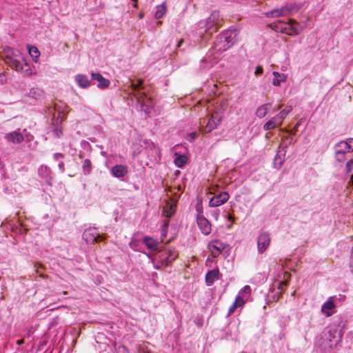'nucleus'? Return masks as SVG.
<instances>
[{
    "mask_svg": "<svg viewBox=\"0 0 353 353\" xmlns=\"http://www.w3.org/2000/svg\"><path fill=\"white\" fill-rule=\"evenodd\" d=\"M294 8V6L292 5L285 6L280 8L274 9L267 12L265 13V16L267 17H279L288 16L292 13Z\"/></svg>",
    "mask_w": 353,
    "mask_h": 353,
    "instance_id": "8",
    "label": "nucleus"
},
{
    "mask_svg": "<svg viewBox=\"0 0 353 353\" xmlns=\"http://www.w3.org/2000/svg\"><path fill=\"white\" fill-rule=\"evenodd\" d=\"M263 72V69L261 65H258L255 68L254 74L256 76L261 75Z\"/></svg>",
    "mask_w": 353,
    "mask_h": 353,
    "instance_id": "40",
    "label": "nucleus"
},
{
    "mask_svg": "<svg viewBox=\"0 0 353 353\" xmlns=\"http://www.w3.org/2000/svg\"><path fill=\"white\" fill-rule=\"evenodd\" d=\"M143 243L150 250H156L159 245V242L150 236H145L143 239Z\"/></svg>",
    "mask_w": 353,
    "mask_h": 353,
    "instance_id": "25",
    "label": "nucleus"
},
{
    "mask_svg": "<svg viewBox=\"0 0 353 353\" xmlns=\"http://www.w3.org/2000/svg\"><path fill=\"white\" fill-rule=\"evenodd\" d=\"M244 303L245 300H243V299L241 296H237L234 302L229 307L228 316H230L232 314H233L234 311L236 310V308L238 307L242 306L244 304Z\"/></svg>",
    "mask_w": 353,
    "mask_h": 353,
    "instance_id": "24",
    "label": "nucleus"
},
{
    "mask_svg": "<svg viewBox=\"0 0 353 353\" xmlns=\"http://www.w3.org/2000/svg\"><path fill=\"white\" fill-rule=\"evenodd\" d=\"M178 172H179V171L176 170V172H175V174H178Z\"/></svg>",
    "mask_w": 353,
    "mask_h": 353,
    "instance_id": "54",
    "label": "nucleus"
},
{
    "mask_svg": "<svg viewBox=\"0 0 353 353\" xmlns=\"http://www.w3.org/2000/svg\"><path fill=\"white\" fill-rule=\"evenodd\" d=\"M221 121L222 117L219 113L214 112L207 119V121L205 119L203 120V123H206L203 128V132L205 133L212 132L218 127Z\"/></svg>",
    "mask_w": 353,
    "mask_h": 353,
    "instance_id": "6",
    "label": "nucleus"
},
{
    "mask_svg": "<svg viewBox=\"0 0 353 353\" xmlns=\"http://www.w3.org/2000/svg\"><path fill=\"white\" fill-rule=\"evenodd\" d=\"M229 199V194L226 192H223L217 195L212 197L209 201L210 207H218L228 201Z\"/></svg>",
    "mask_w": 353,
    "mask_h": 353,
    "instance_id": "11",
    "label": "nucleus"
},
{
    "mask_svg": "<svg viewBox=\"0 0 353 353\" xmlns=\"http://www.w3.org/2000/svg\"><path fill=\"white\" fill-rule=\"evenodd\" d=\"M208 248L213 257L218 256L224 249L223 243L219 240H215L208 244Z\"/></svg>",
    "mask_w": 353,
    "mask_h": 353,
    "instance_id": "12",
    "label": "nucleus"
},
{
    "mask_svg": "<svg viewBox=\"0 0 353 353\" xmlns=\"http://www.w3.org/2000/svg\"><path fill=\"white\" fill-rule=\"evenodd\" d=\"M283 151H279L276 155L275 156L274 159V168L279 169L281 168V165L283 164V162L284 161V155L285 153V151L282 152Z\"/></svg>",
    "mask_w": 353,
    "mask_h": 353,
    "instance_id": "28",
    "label": "nucleus"
},
{
    "mask_svg": "<svg viewBox=\"0 0 353 353\" xmlns=\"http://www.w3.org/2000/svg\"><path fill=\"white\" fill-rule=\"evenodd\" d=\"M349 182L353 183V177L350 178V181Z\"/></svg>",
    "mask_w": 353,
    "mask_h": 353,
    "instance_id": "51",
    "label": "nucleus"
},
{
    "mask_svg": "<svg viewBox=\"0 0 353 353\" xmlns=\"http://www.w3.org/2000/svg\"><path fill=\"white\" fill-rule=\"evenodd\" d=\"M139 16L140 18H143V14H140Z\"/></svg>",
    "mask_w": 353,
    "mask_h": 353,
    "instance_id": "52",
    "label": "nucleus"
},
{
    "mask_svg": "<svg viewBox=\"0 0 353 353\" xmlns=\"http://www.w3.org/2000/svg\"><path fill=\"white\" fill-rule=\"evenodd\" d=\"M61 134H62L61 130L59 128L56 127L55 129L54 130V134L55 135V137H59Z\"/></svg>",
    "mask_w": 353,
    "mask_h": 353,
    "instance_id": "42",
    "label": "nucleus"
},
{
    "mask_svg": "<svg viewBox=\"0 0 353 353\" xmlns=\"http://www.w3.org/2000/svg\"><path fill=\"white\" fill-rule=\"evenodd\" d=\"M78 85L81 88H87L90 85V81L88 76L85 74H78L74 77Z\"/></svg>",
    "mask_w": 353,
    "mask_h": 353,
    "instance_id": "18",
    "label": "nucleus"
},
{
    "mask_svg": "<svg viewBox=\"0 0 353 353\" xmlns=\"http://www.w3.org/2000/svg\"><path fill=\"white\" fill-rule=\"evenodd\" d=\"M270 236L267 232H261L257 238L258 253L261 254L268 248L270 245Z\"/></svg>",
    "mask_w": 353,
    "mask_h": 353,
    "instance_id": "7",
    "label": "nucleus"
},
{
    "mask_svg": "<svg viewBox=\"0 0 353 353\" xmlns=\"http://www.w3.org/2000/svg\"><path fill=\"white\" fill-rule=\"evenodd\" d=\"M143 83V81L141 79H139L137 81V83H132V88L133 90H134V91L139 90V88H141V86L142 85Z\"/></svg>",
    "mask_w": 353,
    "mask_h": 353,
    "instance_id": "39",
    "label": "nucleus"
},
{
    "mask_svg": "<svg viewBox=\"0 0 353 353\" xmlns=\"http://www.w3.org/2000/svg\"><path fill=\"white\" fill-rule=\"evenodd\" d=\"M294 23H296L295 22V21L290 19L288 23L289 30L292 31L294 34L298 35L300 33V31L293 26Z\"/></svg>",
    "mask_w": 353,
    "mask_h": 353,
    "instance_id": "35",
    "label": "nucleus"
},
{
    "mask_svg": "<svg viewBox=\"0 0 353 353\" xmlns=\"http://www.w3.org/2000/svg\"><path fill=\"white\" fill-rule=\"evenodd\" d=\"M251 294V288L250 285H245L239 292V295L241 296L243 300L245 299L246 300L249 297Z\"/></svg>",
    "mask_w": 353,
    "mask_h": 353,
    "instance_id": "33",
    "label": "nucleus"
},
{
    "mask_svg": "<svg viewBox=\"0 0 353 353\" xmlns=\"http://www.w3.org/2000/svg\"><path fill=\"white\" fill-rule=\"evenodd\" d=\"M334 150L342 153L353 152V139H348L345 141H341L334 146Z\"/></svg>",
    "mask_w": 353,
    "mask_h": 353,
    "instance_id": "10",
    "label": "nucleus"
},
{
    "mask_svg": "<svg viewBox=\"0 0 353 353\" xmlns=\"http://www.w3.org/2000/svg\"><path fill=\"white\" fill-rule=\"evenodd\" d=\"M219 272L218 269H213L207 272L205 275V283L208 286L212 285L215 281L219 279Z\"/></svg>",
    "mask_w": 353,
    "mask_h": 353,
    "instance_id": "16",
    "label": "nucleus"
},
{
    "mask_svg": "<svg viewBox=\"0 0 353 353\" xmlns=\"http://www.w3.org/2000/svg\"><path fill=\"white\" fill-rule=\"evenodd\" d=\"M272 75L274 77L272 84L274 86H280L281 83L285 82L287 79V76L283 73L274 71Z\"/></svg>",
    "mask_w": 353,
    "mask_h": 353,
    "instance_id": "21",
    "label": "nucleus"
},
{
    "mask_svg": "<svg viewBox=\"0 0 353 353\" xmlns=\"http://www.w3.org/2000/svg\"><path fill=\"white\" fill-rule=\"evenodd\" d=\"M292 110V106H287L285 109L281 110L279 114H276V117L280 119V121L283 123L286 117L290 114Z\"/></svg>",
    "mask_w": 353,
    "mask_h": 353,
    "instance_id": "32",
    "label": "nucleus"
},
{
    "mask_svg": "<svg viewBox=\"0 0 353 353\" xmlns=\"http://www.w3.org/2000/svg\"><path fill=\"white\" fill-rule=\"evenodd\" d=\"M282 107V105H279V107H278V109H281Z\"/></svg>",
    "mask_w": 353,
    "mask_h": 353,
    "instance_id": "53",
    "label": "nucleus"
},
{
    "mask_svg": "<svg viewBox=\"0 0 353 353\" xmlns=\"http://www.w3.org/2000/svg\"><path fill=\"white\" fill-rule=\"evenodd\" d=\"M63 157V155L61 153H55L54 154V159L56 161L59 160L60 158H62Z\"/></svg>",
    "mask_w": 353,
    "mask_h": 353,
    "instance_id": "44",
    "label": "nucleus"
},
{
    "mask_svg": "<svg viewBox=\"0 0 353 353\" xmlns=\"http://www.w3.org/2000/svg\"><path fill=\"white\" fill-rule=\"evenodd\" d=\"M350 176H351V177H353V174H352Z\"/></svg>",
    "mask_w": 353,
    "mask_h": 353,
    "instance_id": "55",
    "label": "nucleus"
},
{
    "mask_svg": "<svg viewBox=\"0 0 353 353\" xmlns=\"http://www.w3.org/2000/svg\"><path fill=\"white\" fill-rule=\"evenodd\" d=\"M132 1L134 2V4L133 5V6L134 8H137V0H132Z\"/></svg>",
    "mask_w": 353,
    "mask_h": 353,
    "instance_id": "49",
    "label": "nucleus"
},
{
    "mask_svg": "<svg viewBox=\"0 0 353 353\" xmlns=\"http://www.w3.org/2000/svg\"><path fill=\"white\" fill-rule=\"evenodd\" d=\"M334 298V296L329 297L327 301H325L321 306L322 312L325 314L327 316H330L332 314V310L335 307L333 301Z\"/></svg>",
    "mask_w": 353,
    "mask_h": 353,
    "instance_id": "14",
    "label": "nucleus"
},
{
    "mask_svg": "<svg viewBox=\"0 0 353 353\" xmlns=\"http://www.w3.org/2000/svg\"><path fill=\"white\" fill-rule=\"evenodd\" d=\"M345 153L339 152L338 151H335V158L337 161L342 162L345 159Z\"/></svg>",
    "mask_w": 353,
    "mask_h": 353,
    "instance_id": "37",
    "label": "nucleus"
},
{
    "mask_svg": "<svg viewBox=\"0 0 353 353\" xmlns=\"http://www.w3.org/2000/svg\"><path fill=\"white\" fill-rule=\"evenodd\" d=\"M197 134L196 132H191L188 135L187 139L189 141H192L196 139Z\"/></svg>",
    "mask_w": 353,
    "mask_h": 353,
    "instance_id": "41",
    "label": "nucleus"
},
{
    "mask_svg": "<svg viewBox=\"0 0 353 353\" xmlns=\"http://www.w3.org/2000/svg\"><path fill=\"white\" fill-rule=\"evenodd\" d=\"M43 95V90L38 88H33L30 89L26 96L33 99L38 100Z\"/></svg>",
    "mask_w": 353,
    "mask_h": 353,
    "instance_id": "26",
    "label": "nucleus"
},
{
    "mask_svg": "<svg viewBox=\"0 0 353 353\" xmlns=\"http://www.w3.org/2000/svg\"><path fill=\"white\" fill-rule=\"evenodd\" d=\"M271 105L269 103L260 105L256 110V116L260 119L265 117L270 112Z\"/></svg>",
    "mask_w": 353,
    "mask_h": 353,
    "instance_id": "19",
    "label": "nucleus"
},
{
    "mask_svg": "<svg viewBox=\"0 0 353 353\" xmlns=\"http://www.w3.org/2000/svg\"><path fill=\"white\" fill-rule=\"evenodd\" d=\"M51 174L50 169L46 166V165H41L39 168V174L40 176H48Z\"/></svg>",
    "mask_w": 353,
    "mask_h": 353,
    "instance_id": "34",
    "label": "nucleus"
},
{
    "mask_svg": "<svg viewBox=\"0 0 353 353\" xmlns=\"http://www.w3.org/2000/svg\"><path fill=\"white\" fill-rule=\"evenodd\" d=\"M174 163L179 168H182L188 161V157L185 155L175 153Z\"/></svg>",
    "mask_w": 353,
    "mask_h": 353,
    "instance_id": "29",
    "label": "nucleus"
},
{
    "mask_svg": "<svg viewBox=\"0 0 353 353\" xmlns=\"http://www.w3.org/2000/svg\"><path fill=\"white\" fill-rule=\"evenodd\" d=\"M299 125H300V123H299V122H298V123L295 125V126L294 127V129H293L294 132H292L293 134H295L296 131L297 130V128H298V126H299Z\"/></svg>",
    "mask_w": 353,
    "mask_h": 353,
    "instance_id": "45",
    "label": "nucleus"
},
{
    "mask_svg": "<svg viewBox=\"0 0 353 353\" xmlns=\"http://www.w3.org/2000/svg\"><path fill=\"white\" fill-rule=\"evenodd\" d=\"M29 54L32 57L33 59V61L35 63H37L39 61V57L40 56V52L38 50V48L35 46H31L28 49Z\"/></svg>",
    "mask_w": 353,
    "mask_h": 353,
    "instance_id": "30",
    "label": "nucleus"
},
{
    "mask_svg": "<svg viewBox=\"0 0 353 353\" xmlns=\"http://www.w3.org/2000/svg\"><path fill=\"white\" fill-rule=\"evenodd\" d=\"M237 36V30L229 28L223 31L214 42V49L219 52L225 51L234 43V39Z\"/></svg>",
    "mask_w": 353,
    "mask_h": 353,
    "instance_id": "3",
    "label": "nucleus"
},
{
    "mask_svg": "<svg viewBox=\"0 0 353 353\" xmlns=\"http://www.w3.org/2000/svg\"><path fill=\"white\" fill-rule=\"evenodd\" d=\"M4 53L6 63L12 68L26 76L29 77L33 74L30 65L27 63L19 50L6 47Z\"/></svg>",
    "mask_w": 353,
    "mask_h": 353,
    "instance_id": "1",
    "label": "nucleus"
},
{
    "mask_svg": "<svg viewBox=\"0 0 353 353\" xmlns=\"http://www.w3.org/2000/svg\"><path fill=\"white\" fill-rule=\"evenodd\" d=\"M5 138L11 143H20L23 141V137L21 133L14 131L6 134Z\"/></svg>",
    "mask_w": 353,
    "mask_h": 353,
    "instance_id": "17",
    "label": "nucleus"
},
{
    "mask_svg": "<svg viewBox=\"0 0 353 353\" xmlns=\"http://www.w3.org/2000/svg\"><path fill=\"white\" fill-rule=\"evenodd\" d=\"M177 256L178 253L175 250L164 249L157 254L156 259L162 265L168 266Z\"/></svg>",
    "mask_w": 353,
    "mask_h": 353,
    "instance_id": "4",
    "label": "nucleus"
},
{
    "mask_svg": "<svg viewBox=\"0 0 353 353\" xmlns=\"http://www.w3.org/2000/svg\"><path fill=\"white\" fill-rule=\"evenodd\" d=\"M137 99L139 103H141L142 105H144L145 103L144 97H143L142 95L137 97Z\"/></svg>",
    "mask_w": 353,
    "mask_h": 353,
    "instance_id": "43",
    "label": "nucleus"
},
{
    "mask_svg": "<svg viewBox=\"0 0 353 353\" xmlns=\"http://www.w3.org/2000/svg\"><path fill=\"white\" fill-rule=\"evenodd\" d=\"M221 21L219 12L217 10L213 11L208 19L198 22L197 29L199 30V34L208 33L212 34L216 32L222 26Z\"/></svg>",
    "mask_w": 353,
    "mask_h": 353,
    "instance_id": "2",
    "label": "nucleus"
},
{
    "mask_svg": "<svg viewBox=\"0 0 353 353\" xmlns=\"http://www.w3.org/2000/svg\"><path fill=\"white\" fill-rule=\"evenodd\" d=\"M228 221H231L232 223L233 221H234V217L232 215H230V214L228 215Z\"/></svg>",
    "mask_w": 353,
    "mask_h": 353,
    "instance_id": "46",
    "label": "nucleus"
},
{
    "mask_svg": "<svg viewBox=\"0 0 353 353\" xmlns=\"http://www.w3.org/2000/svg\"><path fill=\"white\" fill-rule=\"evenodd\" d=\"M214 60L211 58L210 55H207L201 59L200 68L202 70L210 69L214 65Z\"/></svg>",
    "mask_w": 353,
    "mask_h": 353,
    "instance_id": "22",
    "label": "nucleus"
},
{
    "mask_svg": "<svg viewBox=\"0 0 353 353\" xmlns=\"http://www.w3.org/2000/svg\"><path fill=\"white\" fill-rule=\"evenodd\" d=\"M138 95H142L143 97H145V93H138Z\"/></svg>",
    "mask_w": 353,
    "mask_h": 353,
    "instance_id": "50",
    "label": "nucleus"
},
{
    "mask_svg": "<svg viewBox=\"0 0 353 353\" xmlns=\"http://www.w3.org/2000/svg\"><path fill=\"white\" fill-rule=\"evenodd\" d=\"M168 225H169V221H166L164 223V224L163 225V226L161 227V236H166L167 230H168Z\"/></svg>",
    "mask_w": 353,
    "mask_h": 353,
    "instance_id": "38",
    "label": "nucleus"
},
{
    "mask_svg": "<svg viewBox=\"0 0 353 353\" xmlns=\"http://www.w3.org/2000/svg\"><path fill=\"white\" fill-rule=\"evenodd\" d=\"M346 174H350L353 170V159H350L345 164Z\"/></svg>",
    "mask_w": 353,
    "mask_h": 353,
    "instance_id": "36",
    "label": "nucleus"
},
{
    "mask_svg": "<svg viewBox=\"0 0 353 353\" xmlns=\"http://www.w3.org/2000/svg\"><path fill=\"white\" fill-rule=\"evenodd\" d=\"M197 216L196 223L201 232L203 235H209L211 232V223L210 221L203 216L202 209L197 208Z\"/></svg>",
    "mask_w": 353,
    "mask_h": 353,
    "instance_id": "5",
    "label": "nucleus"
},
{
    "mask_svg": "<svg viewBox=\"0 0 353 353\" xmlns=\"http://www.w3.org/2000/svg\"><path fill=\"white\" fill-rule=\"evenodd\" d=\"M176 204L174 203L168 202L164 207L163 213L165 216L170 218L175 212Z\"/></svg>",
    "mask_w": 353,
    "mask_h": 353,
    "instance_id": "27",
    "label": "nucleus"
},
{
    "mask_svg": "<svg viewBox=\"0 0 353 353\" xmlns=\"http://www.w3.org/2000/svg\"><path fill=\"white\" fill-rule=\"evenodd\" d=\"M59 167L60 169H61L63 167V162H61L59 163Z\"/></svg>",
    "mask_w": 353,
    "mask_h": 353,
    "instance_id": "48",
    "label": "nucleus"
},
{
    "mask_svg": "<svg viewBox=\"0 0 353 353\" xmlns=\"http://www.w3.org/2000/svg\"><path fill=\"white\" fill-rule=\"evenodd\" d=\"M83 239L88 243H94L103 240L102 236H101L97 231L96 228H90L85 230L83 234Z\"/></svg>",
    "mask_w": 353,
    "mask_h": 353,
    "instance_id": "9",
    "label": "nucleus"
},
{
    "mask_svg": "<svg viewBox=\"0 0 353 353\" xmlns=\"http://www.w3.org/2000/svg\"><path fill=\"white\" fill-rule=\"evenodd\" d=\"M81 168L83 170V172L84 174H90L91 170H92V163L90 160L86 159L82 161L81 162Z\"/></svg>",
    "mask_w": 353,
    "mask_h": 353,
    "instance_id": "31",
    "label": "nucleus"
},
{
    "mask_svg": "<svg viewBox=\"0 0 353 353\" xmlns=\"http://www.w3.org/2000/svg\"><path fill=\"white\" fill-rule=\"evenodd\" d=\"M92 79L96 80L98 81L97 87L101 89H104L108 88L110 82L108 79H105L100 73L99 72H93L91 74Z\"/></svg>",
    "mask_w": 353,
    "mask_h": 353,
    "instance_id": "13",
    "label": "nucleus"
},
{
    "mask_svg": "<svg viewBox=\"0 0 353 353\" xmlns=\"http://www.w3.org/2000/svg\"><path fill=\"white\" fill-rule=\"evenodd\" d=\"M183 42V39H181V40L179 41V43H178L177 47H180V46H181V43H182Z\"/></svg>",
    "mask_w": 353,
    "mask_h": 353,
    "instance_id": "47",
    "label": "nucleus"
},
{
    "mask_svg": "<svg viewBox=\"0 0 353 353\" xmlns=\"http://www.w3.org/2000/svg\"><path fill=\"white\" fill-rule=\"evenodd\" d=\"M282 123H283L276 115L263 125V129L265 131L273 130L276 127L281 126Z\"/></svg>",
    "mask_w": 353,
    "mask_h": 353,
    "instance_id": "15",
    "label": "nucleus"
},
{
    "mask_svg": "<svg viewBox=\"0 0 353 353\" xmlns=\"http://www.w3.org/2000/svg\"><path fill=\"white\" fill-rule=\"evenodd\" d=\"M167 12L166 2H163L161 5L155 7L154 17L157 19H161Z\"/></svg>",
    "mask_w": 353,
    "mask_h": 353,
    "instance_id": "23",
    "label": "nucleus"
},
{
    "mask_svg": "<svg viewBox=\"0 0 353 353\" xmlns=\"http://www.w3.org/2000/svg\"><path fill=\"white\" fill-rule=\"evenodd\" d=\"M128 173V168L123 165H116L112 168L114 176H124Z\"/></svg>",
    "mask_w": 353,
    "mask_h": 353,
    "instance_id": "20",
    "label": "nucleus"
}]
</instances>
